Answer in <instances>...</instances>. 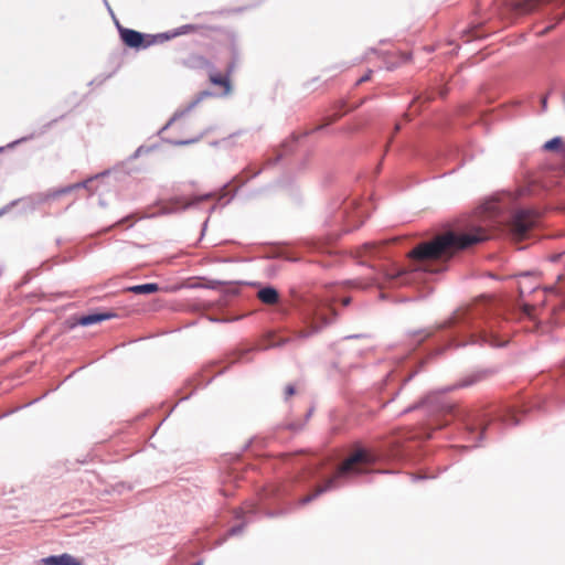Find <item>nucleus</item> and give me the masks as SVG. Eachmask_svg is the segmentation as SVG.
Listing matches in <instances>:
<instances>
[{
	"label": "nucleus",
	"mask_w": 565,
	"mask_h": 565,
	"mask_svg": "<svg viewBox=\"0 0 565 565\" xmlns=\"http://www.w3.org/2000/svg\"><path fill=\"white\" fill-rule=\"evenodd\" d=\"M288 428H289V429H292V430H298V429H300V428H301V425H296V424H294V423H292V424H289V425H288Z\"/></svg>",
	"instance_id": "37"
},
{
	"label": "nucleus",
	"mask_w": 565,
	"mask_h": 565,
	"mask_svg": "<svg viewBox=\"0 0 565 565\" xmlns=\"http://www.w3.org/2000/svg\"><path fill=\"white\" fill-rule=\"evenodd\" d=\"M514 198L504 194L486 201L461 230H451L430 241L423 242L408 252V266L388 263L377 270L376 282L384 280L392 287L416 285L444 271L454 255L490 238V230L505 228L516 238H524L537 225L540 215L529 209L513 206Z\"/></svg>",
	"instance_id": "1"
},
{
	"label": "nucleus",
	"mask_w": 565,
	"mask_h": 565,
	"mask_svg": "<svg viewBox=\"0 0 565 565\" xmlns=\"http://www.w3.org/2000/svg\"><path fill=\"white\" fill-rule=\"evenodd\" d=\"M159 285L156 282H147L141 285H135L126 288V291L136 294V295H149L154 294L159 290Z\"/></svg>",
	"instance_id": "16"
},
{
	"label": "nucleus",
	"mask_w": 565,
	"mask_h": 565,
	"mask_svg": "<svg viewBox=\"0 0 565 565\" xmlns=\"http://www.w3.org/2000/svg\"><path fill=\"white\" fill-rule=\"evenodd\" d=\"M210 81L214 85L224 86L225 93H228L231 89L230 79L227 76H222L220 74H211Z\"/></svg>",
	"instance_id": "21"
},
{
	"label": "nucleus",
	"mask_w": 565,
	"mask_h": 565,
	"mask_svg": "<svg viewBox=\"0 0 565 565\" xmlns=\"http://www.w3.org/2000/svg\"><path fill=\"white\" fill-rule=\"evenodd\" d=\"M541 105H542V109L546 110V108H547V97L546 96H543L541 98Z\"/></svg>",
	"instance_id": "33"
},
{
	"label": "nucleus",
	"mask_w": 565,
	"mask_h": 565,
	"mask_svg": "<svg viewBox=\"0 0 565 565\" xmlns=\"http://www.w3.org/2000/svg\"><path fill=\"white\" fill-rule=\"evenodd\" d=\"M289 342L288 338H277L275 334H268L265 343L262 344L258 350H269L274 348H280Z\"/></svg>",
	"instance_id": "19"
},
{
	"label": "nucleus",
	"mask_w": 565,
	"mask_h": 565,
	"mask_svg": "<svg viewBox=\"0 0 565 565\" xmlns=\"http://www.w3.org/2000/svg\"><path fill=\"white\" fill-rule=\"evenodd\" d=\"M397 394H398V392H396V393L394 394V396H393V397H391V399H390L387 403H390V402L394 401Z\"/></svg>",
	"instance_id": "43"
},
{
	"label": "nucleus",
	"mask_w": 565,
	"mask_h": 565,
	"mask_svg": "<svg viewBox=\"0 0 565 565\" xmlns=\"http://www.w3.org/2000/svg\"><path fill=\"white\" fill-rule=\"evenodd\" d=\"M105 4L107 6L108 10H110L108 3H107V0H104Z\"/></svg>",
	"instance_id": "49"
},
{
	"label": "nucleus",
	"mask_w": 565,
	"mask_h": 565,
	"mask_svg": "<svg viewBox=\"0 0 565 565\" xmlns=\"http://www.w3.org/2000/svg\"><path fill=\"white\" fill-rule=\"evenodd\" d=\"M257 298L265 305H276L279 301V292L275 287L267 285L259 288Z\"/></svg>",
	"instance_id": "14"
},
{
	"label": "nucleus",
	"mask_w": 565,
	"mask_h": 565,
	"mask_svg": "<svg viewBox=\"0 0 565 565\" xmlns=\"http://www.w3.org/2000/svg\"><path fill=\"white\" fill-rule=\"evenodd\" d=\"M427 478H428V476H426V475H413L412 476V480L413 481L424 480V479H427Z\"/></svg>",
	"instance_id": "28"
},
{
	"label": "nucleus",
	"mask_w": 565,
	"mask_h": 565,
	"mask_svg": "<svg viewBox=\"0 0 565 565\" xmlns=\"http://www.w3.org/2000/svg\"><path fill=\"white\" fill-rule=\"evenodd\" d=\"M561 257H562V254H554V255L550 256V260L552 263H556V262H558L561 259Z\"/></svg>",
	"instance_id": "31"
},
{
	"label": "nucleus",
	"mask_w": 565,
	"mask_h": 565,
	"mask_svg": "<svg viewBox=\"0 0 565 565\" xmlns=\"http://www.w3.org/2000/svg\"><path fill=\"white\" fill-rule=\"evenodd\" d=\"M192 565H203V562L202 561H198V562L193 563Z\"/></svg>",
	"instance_id": "45"
},
{
	"label": "nucleus",
	"mask_w": 565,
	"mask_h": 565,
	"mask_svg": "<svg viewBox=\"0 0 565 565\" xmlns=\"http://www.w3.org/2000/svg\"><path fill=\"white\" fill-rule=\"evenodd\" d=\"M214 195V192H207L205 194L194 195L190 200H185L182 196L173 198L161 206V214L180 213L196 207L201 202L213 199Z\"/></svg>",
	"instance_id": "8"
},
{
	"label": "nucleus",
	"mask_w": 565,
	"mask_h": 565,
	"mask_svg": "<svg viewBox=\"0 0 565 565\" xmlns=\"http://www.w3.org/2000/svg\"><path fill=\"white\" fill-rule=\"evenodd\" d=\"M39 194L36 196H26L22 199H17L4 205L0 209V217L10 212L14 206H17L19 203H23L25 206V210L28 211H34L38 205L41 203H38Z\"/></svg>",
	"instance_id": "12"
},
{
	"label": "nucleus",
	"mask_w": 565,
	"mask_h": 565,
	"mask_svg": "<svg viewBox=\"0 0 565 565\" xmlns=\"http://www.w3.org/2000/svg\"><path fill=\"white\" fill-rule=\"evenodd\" d=\"M41 563L44 565H82V561L67 553L44 557Z\"/></svg>",
	"instance_id": "13"
},
{
	"label": "nucleus",
	"mask_w": 565,
	"mask_h": 565,
	"mask_svg": "<svg viewBox=\"0 0 565 565\" xmlns=\"http://www.w3.org/2000/svg\"><path fill=\"white\" fill-rule=\"evenodd\" d=\"M33 137H34V135H31V136H28V137L20 138V139H18V140L13 141V142L9 143V147H11V148H12V147H14L15 145H19V143H21V142H24V141H28V140L32 139Z\"/></svg>",
	"instance_id": "26"
},
{
	"label": "nucleus",
	"mask_w": 565,
	"mask_h": 565,
	"mask_svg": "<svg viewBox=\"0 0 565 565\" xmlns=\"http://www.w3.org/2000/svg\"><path fill=\"white\" fill-rule=\"evenodd\" d=\"M247 512H248V513H249V512L255 513V509H254V507H253V505H249V507H247V508H246V510H245V509H238V510L236 511V513H235V518H236V519H241V518H243V516H244V514H245V513H247Z\"/></svg>",
	"instance_id": "24"
},
{
	"label": "nucleus",
	"mask_w": 565,
	"mask_h": 565,
	"mask_svg": "<svg viewBox=\"0 0 565 565\" xmlns=\"http://www.w3.org/2000/svg\"><path fill=\"white\" fill-rule=\"evenodd\" d=\"M563 19H565V13L557 18L556 23L561 22Z\"/></svg>",
	"instance_id": "42"
},
{
	"label": "nucleus",
	"mask_w": 565,
	"mask_h": 565,
	"mask_svg": "<svg viewBox=\"0 0 565 565\" xmlns=\"http://www.w3.org/2000/svg\"><path fill=\"white\" fill-rule=\"evenodd\" d=\"M194 30V25L192 24H185L182 25L173 31L159 33L160 36V43H163L164 41L171 40L175 36L183 35L189 33L190 31Z\"/></svg>",
	"instance_id": "18"
},
{
	"label": "nucleus",
	"mask_w": 565,
	"mask_h": 565,
	"mask_svg": "<svg viewBox=\"0 0 565 565\" xmlns=\"http://www.w3.org/2000/svg\"><path fill=\"white\" fill-rule=\"evenodd\" d=\"M212 96V93L209 90H202L200 92L193 100H191L185 107L179 108L174 111L173 116L169 119V121L166 124V126L162 128V130L168 129L175 120L184 117L188 115L191 110H193L204 98Z\"/></svg>",
	"instance_id": "10"
},
{
	"label": "nucleus",
	"mask_w": 565,
	"mask_h": 565,
	"mask_svg": "<svg viewBox=\"0 0 565 565\" xmlns=\"http://www.w3.org/2000/svg\"><path fill=\"white\" fill-rule=\"evenodd\" d=\"M500 420L508 426H515L520 423L518 413L512 408L504 409V412L500 415Z\"/></svg>",
	"instance_id": "20"
},
{
	"label": "nucleus",
	"mask_w": 565,
	"mask_h": 565,
	"mask_svg": "<svg viewBox=\"0 0 565 565\" xmlns=\"http://www.w3.org/2000/svg\"><path fill=\"white\" fill-rule=\"evenodd\" d=\"M194 58H195V61L198 62V65H200V66H205V65H209V64H210V63H209V61H207V60H205V58H204V57H202V56H196V57H194Z\"/></svg>",
	"instance_id": "27"
},
{
	"label": "nucleus",
	"mask_w": 565,
	"mask_h": 565,
	"mask_svg": "<svg viewBox=\"0 0 565 565\" xmlns=\"http://www.w3.org/2000/svg\"><path fill=\"white\" fill-rule=\"evenodd\" d=\"M280 159H281V154H278L275 159L269 160V161H268V164H275V163H277Z\"/></svg>",
	"instance_id": "38"
},
{
	"label": "nucleus",
	"mask_w": 565,
	"mask_h": 565,
	"mask_svg": "<svg viewBox=\"0 0 565 565\" xmlns=\"http://www.w3.org/2000/svg\"><path fill=\"white\" fill-rule=\"evenodd\" d=\"M369 205L370 203L360 204L355 198L338 196L329 203L324 223L343 233L351 232L363 224L369 215Z\"/></svg>",
	"instance_id": "6"
},
{
	"label": "nucleus",
	"mask_w": 565,
	"mask_h": 565,
	"mask_svg": "<svg viewBox=\"0 0 565 565\" xmlns=\"http://www.w3.org/2000/svg\"><path fill=\"white\" fill-rule=\"evenodd\" d=\"M89 181H90V179L61 188L58 190L50 191L46 193H40L38 203H45V202H47L50 200H54L63 194H68L71 192H73L74 190L86 188Z\"/></svg>",
	"instance_id": "11"
},
{
	"label": "nucleus",
	"mask_w": 565,
	"mask_h": 565,
	"mask_svg": "<svg viewBox=\"0 0 565 565\" xmlns=\"http://www.w3.org/2000/svg\"><path fill=\"white\" fill-rule=\"evenodd\" d=\"M142 151H143V147L141 146V147H139V148L135 151V153H134V156H132V157H134V158H138V157L141 154V152H142Z\"/></svg>",
	"instance_id": "36"
},
{
	"label": "nucleus",
	"mask_w": 565,
	"mask_h": 565,
	"mask_svg": "<svg viewBox=\"0 0 565 565\" xmlns=\"http://www.w3.org/2000/svg\"><path fill=\"white\" fill-rule=\"evenodd\" d=\"M233 67H234V66H233V65H231V66L228 67V72H232Z\"/></svg>",
	"instance_id": "52"
},
{
	"label": "nucleus",
	"mask_w": 565,
	"mask_h": 565,
	"mask_svg": "<svg viewBox=\"0 0 565 565\" xmlns=\"http://www.w3.org/2000/svg\"><path fill=\"white\" fill-rule=\"evenodd\" d=\"M296 392L295 386L291 384H288L285 388V399L287 401L291 395H294Z\"/></svg>",
	"instance_id": "25"
},
{
	"label": "nucleus",
	"mask_w": 565,
	"mask_h": 565,
	"mask_svg": "<svg viewBox=\"0 0 565 565\" xmlns=\"http://www.w3.org/2000/svg\"><path fill=\"white\" fill-rule=\"evenodd\" d=\"M340 116H335L334 118L331 119V121H335Z\"/></svg>",
	"instance_id": "48"
},
{
	"label": "nucleus",
	"mask_w": 565,
	"mask_h": 565,
	"mask_svg": "<svg viewBox=\"0 0 565 565\" xmlns=\"http://www.w3.org/2000/svg\"><path fill=\"white\" fill-rule=\"evenodd\" d=\"M312 414V409H309V412L307 413L306 417L309 418Z\"/></svg>",
	"instance_id": "44"
},
{
	"label": "nucleus",
	"mask_w": 565,
	"mask_h": 565,
	"mask_svg": "<svg viewBox=\"0 0 565 565\" xmlns=\"http://www.w3.org/2000/svg\"><path fill=\"white\" fill-rule=\"evenodd\" d=\"M105 4L107 6L108 10H110L108 3H107V0H104Z\"/></svg>",
	"instance_id": "50"
},
{
	"label": "nucleus",
	"mask_w": 565,
	"mask_h": 565,
	"mask_svg": "<svg viewBox=\"0 0 565 565\" xmlns=\"http://www.w3.org/2000/svg\"><path fill=\"white\" fill-rule=\"evenodd\" d=\"M117 28L120 34L121 41L129 47L132 49H147L153 44L160 43V36L158 34H143L132 29H127L117 22Z\"/></svg>",
	"instance_id": "7"
},
{
	"label": "nucleus",
	"mask_w": 565,
	"mask_h": 565,
	"mask_svg": "<svg viewBox=\"0 0 565 565\" xmlns=\"http://www.w3.org/2000/svg\"><path fill=\"white\" fill-rule=\"evenodd\" d=\"M371 73H372V71H369V73H367V74H365L364 76H362V77L358 81V84H361V83H363V82L369 81V79H370V76H371Z\"/></svg>",
	"instance_id": "30"
},
{
	"label": "nucleus",
	"mask_w": 565,
	"mask_h": 565,
	"mask_svg": "<svg viewBox=\"0 0 565 565\" xmlns=\"http://www.w3.org/2000/svg\"><path fill=\"white\" fill-rule=\"evenodd\" d=\"M294 300L296 310L306 326L305 330L298 332L300 339L318 333L337 317V312L331 306L335 298L331 295H295Z\"/></svg>",
	"instance_id": "5"
},
{
	"label": "nucleus",
	"mask_w": 565,
	"mask_h": 565,
	"mask_svg": "<svg viewBox=\"0 0 565 565\" xmlns=\"http://www.w3.org/2000/svg\"><path fill=\"white\" fill-rule=\"evenodd\" d=\"M216 209V205H212L209 210V214L211 215Z\"/></svg>",
	"instance_id": "41"
},
{
	"label": "nucleus",
	"mask_w": 565,
	"mask_h": 565,
	"mask_svg": "<svg viewBox=\"0 0 565 565\" xmlns=\"http://www.w3.org/2000/svg\"><path fill=\"white\" fill-rule=\"evenodd\" d=\"M247 522H242L241 524H237L235 526H232L228 532H227V536H235V535H238L243 532L245 525H246Z\"/></svg>",
	"instance_id": "23"
},
{
	"label": "nucleus",
	"mask_w": 565,
	"mask_h": 565,
	"mask_svg": "<svg viewBox=\"0 0 565 565\" xmlns=\"http://www.w3.org/2000/svg\"><path fill=\"white\" fill-rule=\"evenodd\" d=\"M191 142H193V140H178V141H174L173 143L177 146H183V145H189Z\"/></svg>",
	"instance_id": "34"
},
{
	"label": "nucleus",
	"mask_w": 565,
	"mask_h": 565,
	"mask_svg": "<svg viewBox=\"0 0 565 565\" xmlns=\"http://www.w3.org/2000/svg\"><path fill=\"white\" fill-rule=\"evenodd\" d=\"M386 245L387 244L385 242L365 243L360 250V257L362 258L361 264H366L367 260H373L377 258L381 259L386 257V252L384 250L386 248Z\"/></svg>",
	"instance_id": "9"
},
{
	"label": "nucleus",
	"mask_w": 565,
	"mask_h": 565,
	"mask_svg": "<svg viewBox=\"0 0 565 565\" xmlns=\"http://www.w3.org/2000/svg\"><path fill=\"white\" fill-rule=\"evenodd\" d=\"M115 317L114 313L107 312V313H89L81 317L79 324L82 326H92L94 323L107 320Z\"/></svg>",
	"instance_id": "17"
},
{
	"label": "nucleus",
	"mask_w": 565,
	"mask_h": 565,
	"mask_svg": "<svg viewBox=\"0 0 565 565\" xmlns=\"http://www.w3.org/2000/svg\"><path fill=\"white\" fill-rule=\"evenodd\" d=\"M207 223H209V217L203 222L202 224V235L204 234V232L206 231V227H207Z\"/></svg>",
	"instance_id": "39"
},
{
	"label": "nucleus",
	"mask_w": 565,
	"mask_h": 565,
	"mask_svg": "<svg viewBox=\"0 0 565 565\" xmlns=\"http://www.w3.org/2000/svg\"><path fill=\"white\" fill-rule=\"evenodd\" d=\"M563 140L561 137H554L543 145V149L546 151H555L561 148Z\"/></svg>",
	"instance_id": "22"
},
{
	"label": "nucleus",
	"mask_w": 565,
	"mask_h": 565,
	"mask_svg": "<svg viewBox=\"0 0 565 565\" xmlns=\"http://www.w3.org/2000/svg\"><path fill=\"white\" fill-rule=\"evenodd\" d=\"M351 302V298L347 297L342 300L343 306H348Z\"/></svg>",
	"instance_id": "40"
},
{
	"label": "nucleus",
	"mask_w": 565,
	"mask_h": 565,
	"mask_svg": "<svg viewBox=\"0 0 565 565\" xmlns=\"http://www.w3.org/2000/svg\"><path fill=\"white\" fill-rule=\"evenodd\" d=\"M491 372L489 370H479L471 372L463 376L452 386H446L440 391H434L427 394L418 402L408 405L401 413L399 416L413 412L419 413L426 419L420 424L418 431L413 433L411 438H430L435 428H441L452 419H459L463 424L465 438L472 441L471 446H462V448L477 447L482 440L486 429V416L480 414H471L468 411L460 409L455 403L445 397L455 388L470 387L483 380H486Z\"/></svg>",
	"instance_id": "2"
},
{
	"label": "nucleus",
	"mask_w": 565,
	"mask_h": 565,
	"mask_svg": "<svg viewBox=\"0 0 565 565\" xmlns=\"http://www.w3.org/2000/svg\"><path fill=\"white\" fill-rule=\"evenodd\" d=\"M106 78H103L100 81H98V84H103V82L105 81Z\"/></svg>",
	"instance_id": "53"
},
{
	"label": "nucleus",
	"mask_w": 565,
	"mask_h": 565,
	"mask_svg": "<svg viewBox=\"0 0 565 565\" xmlns=\"http://www.w3.org/2000/svg\"><path fill=\"white\" fill-rule=\"evenodd\" d=\"M321 465H322L321 462H318L317 465H315V466H312V467H309V469L311 470V472H310V473H311V475H315V473L319 470V468H320V466H321Z\"/></svg>",
	"instance_id": "32"
},
{
	"label": "nucleus",
	"mask_w": 565,
	"mask_h": 565,
	"mask_svg": "<svg viewBox=\"0 0 565 565\" xmlns=\"http://www.w3.org/2000/svg\"><path fill=\"white\" fill-rule=\"evenodd\" d=\"M392 376V373L386 374V380Z\"/></svg>",
	"instance_id": "51"
},
{
	"label": "nucleus",
	"mask_w": 565,
	"mask_h": 565,
	"mask_svg": "<svg viewBox=\"0 0 565 565\" xmlns=\"http://www.w3.org/2000/svg\"><path fill=\"white\" fill-rule=\"evenodd\" d=\"M292 142H295V140H292V141H286V142L282 145V147H284V149H285V151H286V152L290 150V145H291Z\"/></svg>",
	"instance_id": "35"
},
{
	"label": "nucleus",
	"mask_w": 565,
	"mask_h": 565,
	"mask_svg": "<svg viewBox=\"0 0 565 565\" xmlns=\"http://www.w3.org/2000/svg\"><path fill=\"white\" fill-rule=\"evenodd\" d=\"M55 122H57V119H54V120L47 122L46 125H44L42 134L45 132L47 129H50Z\"/></svg>",
	"instance_id": "29"
},
{
	"label": "nucleus",
	"mask_w": 565,
	"mask_h": 565,
	"mask_svg": "<svg viewBox=\"0 0 565 565\" xmlns=\"http://www.w3.org/2000/svg\"><path fill=\"white\" fill-rule=\"evenodd\" d=\"M323 127H324V126H318L315 130H317V131H318V130H321V129H323Z\"/></svg>",
	"instance_id": "47"
},
{
	"label": "nucleus",
	"mask_w": 565,
	"mask_h": 565,
	"mask_svg": "<svg viewBox=\"0 0 565 565\" xmlns=\"http://www.w3.org/2000/svg\"><path fill=\"white\" fill-rule=\"evenodd\" d=\"M360 335H349L345 339L359 338Z\"/></svg>",
	"instance_id": "46"
},
{
	"label": "nucleus",
	"mask_w": 565,
	"mask_h": 565,
	"mask_svg": "<svg viewBox=\"0 0 565 565\" xmlns=\"http://www.w3.org/2000/svg\"><path fill=\"white\" fill-rule=\"evenodd\" d=\"M519 277H520V280H519L518 289H519L521 297H523L527 294H531L539 286V282H531L533 275L529 271L520 274Z\"/></svg>",
	"instance_id": "15"
},
{
	"label": "nucleus",
	"mask_w": 565,
	"mask_h": 565,
	"mask_svg": "<svg viewBox=\"0 0 565 565\" xmlns=\"http://www.w3.org/2000/svg\"><path fill=\"white\" fill-rule=\"evenodd\" d=\"M441 328L448 329L450 333L446 347L439 349L438 354L448 348L468 344L502 348L508 343L507 333L499 335L497 332V328L502 329L501 322L495 318L486 317L484 302L456 310Z\"/></svg>",
	"instance_id": "3"
},
{
	"label": "nucleus",
	"mask_w": 565,
	"mask_h": 565,
	"mask_svg": "<svg viewBox=\"0 0 565 565\" xmlns=\"http://www.w3.org/2000/svg\"><path fill=\"white\" fill-rule=\"evenodd\" d=\"M402 450L397 447L391 454L360 448L349 456L337 469L333 476L328 478L316 491L300 500V504H307L318 495L335 490L359 476L370 473V467L386 457H399Z\"/></svg>",
	"instance_id": "4"
}]
</instances>
